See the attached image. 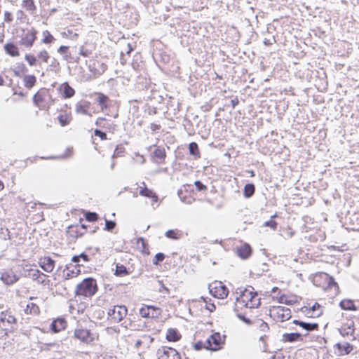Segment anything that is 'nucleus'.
Returning a JSON list of instances; mask_svg holds the SVG:
<instances>
[{
	"label": "nucleus",
	"mask_w": 359,
	"mask_h": 359,
	"mask_svg": "<svg viewBox=\"0 0 359 359\" xmlns=\"http://www.w3.org/2000/svg\"><path fill=\"white\" fill-rule=\"evenodd\" d=\"M73 148H67L66 152L64 155L61 156L60 158H65L71 156L73 154Z\"/></svg>",
	"instance_id": "64"
},
{
	"label": "nucleus",
	"mask_w": 359,
	"mask_h": 359,
	"mask_svg": "<svg viewBox=\"0 0 359 359\" xmlns=\"http://www.w3.org/2000/svg\"><path fill=\"white\" fill-rule=\"evenodd\" d=\"M1 280L6 285H12L18 280V277L11 269H8L1 273Z\"/></svg>",
	"instance_id": "26"
},
{
	"label": "nucleus",
	"mask_w": 359,
	"mask_h": 359,
	"mask_svg": "<svg viewBox=\"0 0 359 359\" xmlns=\"http://www.w3.org/2000/svg\"><path fill=\"white\" fill-rule=\"evenodd\" d=\"M226 335L219 332H214L206 339L207 350L217 351L222 349L225 345Z\"/></svg>",
	"instance_id": "9"
},
{
	"label": "nucleus",
	"mask_w": 359,
	"mask_h": 359,
	"mask_svg": "<svg viewBox=\"0 0 359 359\" xmlns=\"http://www.w3.org/2000/svg\"><path fill=\"white\" fill-rule=\"evenodd\" d=\"M165 236L170 239L178 240L182 238V232L177 229H170L165 232Z\"/></svg>",
	"instance_id": "43"
},
{
	"label": "nucleus",
	"mask_w": 359,
	"mask_h": 359,
	"mask_svg": "<svg viewBox=\"0 0 359 359\" xmlns=\"http://www.w3.org/2000/svg\"><path fill=\"white\" fill-rule=\"evenodd\" d=\"M4 20L6 22L10 23L13 21V15L9 11H5L4 13Z\"/></svg>",
	"instance_id": "58"
},
{
	"label": "nucleus",
	"mask_w": 359,
	"mask_h": 359,
	"mask_svg": "<svg viewBox=\"0 0 359 359\" xmlns=\"http://www.w3.org/2000/svg\"><path fill=\"white\" fill-rule=\"evenodd\" d=\"M128 309L125 306H114L108 311V320L111 323L121 322L127 315Z\"/></svg>",
	"instance_id": "16"
},
{
	"label": "nucleus",
	"mask_w": 359,
	"mask_h": 359,
	"mask_svg": "<svg viewBox=\"0 0 359 359\" xmlns=\"http://www.w3.org/2000/svg\"><path fill=\"white\" fill-rule=\"evenodd\" d=\"M189 153L191 155H194L196 158L201 157V153H200L197 143L194 142H191L189 144Z\"/></svg>",
	"instance_id": "49"
},
{
	"label": "nucleus",
	"mask_w": 359,
	"mask_h": 359,
	"mask_svg": "<svg viewBox=\"0 0 359 359\" xmlns=\"http://www.w3.org/2000/svg\"><path fill=\"white\" fill-rule=\"evenodd\" d=\"M67 232L69 236L74 238H77L86 233V226L84 224L71 225L68 227Z\"/></svg>",
	"instance_id": "25"
},
{
	"label": "nucleus",
	"mask_w": 359,
	"mask_h": 359,
	"mask_svg": "<svg viewBox=\"0 0 359 359\" xmlns=\"http://www.w3.org/2000/svg\"><path fill=\"white\" fill-rule=\"evenodd\" d=\"M39 266L46 273L53 271L55 266V261L50 256H41L38 259Z\"/></svg>",
	"instance_id": "22"
},
{
	"label": "nucleus",
	"mask_w": 359,
	"mask_h": 359,
	"mask_svg": "<svg viewBox=\"0 0 359 359\" xmlns=\"http://www.w3.org/2000/svg\"><path fill=\"white\" fill-rule=\"evenodd\" d=\"M274 298L278 303L286 305H294L299 304L302 300L300 296L290 292L281 293Z\"/></svg>",
	"instance_id": "19"
},
{
	"label": "nucleus",
	"mask_w": 359,
	"mask_h": 359,
	"mask_svg": "<svg viewBox=\"0 0 359 359\" xmlns=\"http://www.w3.org/2000/svg\"><path fill=\"white\" fill-rule=\"evenodd\" d=\"M116 226V223L114 221L106 220L105 222V229L107 231L113 230Z\"/></svg>",
	"instance_id": "60"
},
{
	"label": "nucleus",
	"mask_w": 359,
	"mask_h": 359,
	"mask_svg": "<svg viewBox=\"0 0 359 359\" xmlns=\"http://www.w3.org/2000/svg\"><path fill=\"white\" fill-rule=\"evenodd\" d=\"M154 339L150 334H142L132 340L134 347L143 352L148 350L153 344Z\"/></svg>",
	"instance_id": "15"
},
{
	"label": "nucleus",
	"mask_w": 359,
	"mask_h": 359,
	"mask_svg": "<svg viewBox=\"0 0 359 359\" xmlns=\"http://www.w3.org/2000/svg\"><path fill=\"white\" fill-rule=\"evenodd\" d=\"M27 72L28 69L22 62L18 63L15 66V74L17 76L25 75Z\"/></svg>",
	"instance_id": "50"
},
{
	"label": "nucleus",
	"mask_w": 359,
	"mask_h": 359,
	"mask_svg": "<svg viewBox=\"0 0 359 359\" xmlns=\"http://www.w3.org/2000/svg\"><path fill=\"white\" fill-rule=\"evenodd\" d=\"M302 336L300 333H285L282 336V341L283 342H294L297 341H302Z\"/></svg>",
	"instance_id": "36"
},
{
	"label": "nucleus",
	"mask_w": 359,
	"mask_h": 359,
	"mask_svg": "<svg viewBox=\"0 0 359 359\" xmlns=\"http://www.w3.org/2000/svg\"><path fill=\"white\" fill-rule=\"evenodd\" d=\"M4 50L11 57H18L20 55L18 46L13 42H9L4 45Z\"/></svg>",
	"instance_id": "31"
},
{
	"label": "nucleus",
	"mask_w": 359,
	"mask_h": 359,
	"mask_svg": "<svg viewBox=\"0 0 359 359\" xmlns=\"http://www.w3.org/2000/svg\"><path fill=\"white\" fill-rule=\"evenodd\" d=\"M29 268L26 269L25 276L29 278L32 279L34 282L43 286H49L50 280L49 276L46 273L41 271L39 269L36 268L35 265H29Z\"/></svg>",
	"instance_id": "8"
},
{
	"label": "nucleus",
	"mask_w": 359,
	"mask_h": 359,
	"mask_svg": "<svg viewBox=\"0 0 359 359\" xmlns=\"http://www.w3.org/2000/svg\"><path fill=\"white\" fill-rule=\"evenodd\" d=\"M94 95L96 96V102H97V104L100 106V110L102 111H104V110H106L109 107V106H108V102H109V97L100 92L94 93Z\"/></svg>",
	"instance_id": "27"
},
{
	"label": "nucleus",
	"mask_w": 359,
	"mask_h": 359,
	"mask_svg": "<svg viewBox=\"0 0 359 359\" xmlns=\"http://www.w3.org/2000/svg\"><path fill=\"white\" fill-rule=\"evenodd\" d=\"M94 135L99 137L102 140H107V134L98 129L94 130Z\"/></svg>",
	"instance_id": "59"
},
{
	"label": "nucleus",
	"mask_w": 359,
	"mask_h": 359,
	"mask_svg": "<svg viewBox=\"0 0 359 359\" xmlns=\"http://www.w3.org/2000/svg\"><path fill=\"white\" fill-rule=\"evenodd\" d=\"M23 83L27 89L32 88L36 83V77L34 75H25L23 77Z\"/></svg>",
	"instance_id": "41"
},
{
	"label": "nucleus",
	"mask_w": 359,
	"mask_h": 359,
	"mask_svg": "<svg viewBox=\"0 0 359 359\" xmlns=\"http://www.w3.org/2000/svg\"><path fill=\"white\" fill-rule=\"evenodd\" d=\"M57 90L61 98L64 100L73 97L76 93L75 90L67 81L60 84Z\"/></svg>",
	"instance_id": "23"
},
{
	"label": "nucleus",
	"mask_w": 359,
	"mask_h": 359,
	"mask_svg": "<svg viewBox=\"0 0 359 359\" xmlns=\"http://www.w3.org/2000/svg\"><path fill=\"white\" fill-rule=\"evenodd\" d=\"M82 259L84 262H88L90 261L89 256L86 253H81L79 255L73 256L72 258V261L74 263H78L79 264V262Z\"/></svg>",
	"instance_id": "51"
},
{
	"label": "nucleus",
	"mask_w": 359,
	"mask_h": 359,
	"mask_svg": "<svg viewBox=\"0 0 359 359\" xmlns=\"http://www.w3.org/2000/svg\"><path fill=\"white\" fill-rule=\"evenodd\" d=\"M208 288L210 294L219 299H226L229 293L227 286L223 282L219 280L211 283Z\"/></svg>",
	"instance_id": "10"
},
{
	"label": "nucleus",
	"mask_w": 359,
	"mask_h": 359,
	"mask_svg": "<svg viewBox=\"0 0 359 359\" xmlns=\"http://www.w3.org/2000/svg\"><path fill=\"white\" fill-rule=\"evenodd\" d=\"M313 284L324 291H332L333 295L339 293V287L334 278L324 272L316 273L313 278Z\"/></svg>",
	"instance_id": "3"
},
{
	"label": "nucleus",
	"mask_w": 359,
	"mask_h": 359,
	"mask_svg": "<svg viewBox=\"0 0 359 359\" xmlns=\"http://www.w3.org/2000/svg\"><path fill=\"white\" fill-rule=\"evenodd\" d=\"M137 245L140 252L144 255H150L149 245L147 241L143 238H140L137 240Z\"/></svg>",
	"instance_id": "39"
},
{
	"label": "nucleus",
	"mask_w": 359,
	"mask_h": 359,
	"mask_svg": "<svg viewBox=\"0 0 359 359\" xmlns=\"http://www.w3.org/2000/svg\"><path fill=\"white\" fill-rule=\"evenodd\" d=\"M43 39L41 42L44 44H50L53 43L55 40L54 36L48 30H44L42 32Z\"/></svg>",
	"instance_id": "44"
},
{
	"label": "nucleus",
	"mask_w": 359,
	"mask_h": 359,
	"mask_svg": "<svg viewBox=\"0 0 359 359\" xmlns=\"http://www.w3.org/2000/svg\"><path fill=\"white\" fill-rule=\"evenodd\" d=\"M139 313L144 318H158L161 316L162 309L153 305L142 304L139 310Z\"/></svg>",
	"instance_id": "17"
},
{
	"label": "nucleus",
	"mask_w": 359,
	"mask_h": 359,
	"mask_svg": "<svg viewBox=\"0 0 359 359\" xmlns=\"http://www.w3.org/2000/svg\"><path fill=\"white\" fill-rule=\"evenodd\" d=\"M81 265L78 263H74L72 261L67 264L62 271V278L65 280L77 278L81 273Z\"/></svg>",
	"instance_id": "13"
},
{
	"label": "nucleus",
	"mask_w": 359,
	"mask_h": 359,
	"mask_svg": "<svg viewBox=\"0 0 359 359\" xmlns=\"http://www.w3.org/2000/svg\"><path fill=\"white\" fill-rule=\"evenodd\" d=\"M20 36V44L27 48H30L34 44L38 32L34 27L24 28Z\"/></svg>",
	"instance_id": "12"
},
{
	"label": "nucleus",
	"mask_w": 359,
	"mask_h": 359,
	"mask_svg": "<svg viewBox=\"0 0 359 359\" xmlns=\"http://www.w3.org/2000/svg\"><path fill=\"white\" fill-rule=\"evenodd\" d=\"M300 311L307 318H316L323 314L324 309L318 302L307 299L300 308Z\"/></svg>",
	"instance_id": "7"
},
{
	"label": "nucleus",
	"mask_w": 359,
	"mask_h": 359,
	"mask_svg": "<svg viewBox=\"0 0 359 359\" xmlns=\"http://www.w3.org/2000/svg\"><path fill=\"white\" fill-rule=\"evenodd\" d=\"M34 104L41 110H49L54 104L55 99L52 95V91L46 88H41L34 95Z\"/></svg>",
	"instance_id": "5"
},
{
	"label": "nucleus",
	"mask_w": 359,
	"mask_h": 359,
	"mask_svg": "<svg viewBox=\"0 0 359 359\" xmlns=\"http://www.w3.org/2000/svg\"><path fill=\"white\" fill-rule=\"evenodd\" d=\"M25 60L30 67L36 65L38 62L37 57L31 53L25 54Z\"/></svg>",
	"instance_id": "52"
},
{
	"label": "nucleus",
	"mask_w": 359,
	"mask_h": 359,
	"mask_svg": "<svg viewBox=\"0 0 359 359\" xmlns=\"http://www.w3.org/2000/svg\"><path fill=\"white\" fill-rule=\"evenodd\" d=\"M57 113L56 118L60 126L65 127L70 124L73 118L71 107L67 104H63L58 109Z\"/></svg>",
	"instance_id": "14"
},
{
	"label": "nucleus",
	"mask_w": 359,
	"mask_h": 359,
	"mask_svg": "<svg viewBox=\"0 0 359 359\" xmlns=\"http://www.w3.org/2000/svg\"><path fill=\"white\" fill-rule=\"evenodd\" d=\"M277 217V215L275 214L274 215L271 216V219L269 220V221H266L264 223V226H268V227H270L271 229L275 230L277 228V222L276 221L273 220L274 218H276Z\"/></svg>",
	"instance_id": "54"
},
{
	"label": "nucleus",
	"mask_w": 359,
	"mask_h": 359,
	"mask_svg": "<svg viewBox=\"0 0 359 359\" xmlns=\"http://www.w3.org/2000/svg\"><path fill=\"white\" fill-rule=\"evenodd\" d=\"M88 67L95 76L101 75L107 69V65L97 57L90 59L88 62Z\"/></svg>",
	"instance_id": "20"
},
{
	"label": "nucleus",
	"mask_w": 359,
	"mask_h": 359,
	"mask_svg": "<svg viewBox=\"0 0 359 359\" xmlns=\"http://www.w3.org/2000/svg\"><path fill=\"white\" fill-rule=\"evenodd\" d=\"M137 189H139V194L141 196L151 199V205L158 203V195L152 189H149L144 182H141Z\"/></svg>",
	"instance_id": "21"
},
{
	"label": "nucleus",
	"mask_w": 359,
	"mask_h": 359,
	"mask_svg": "<svg viewBox=\"0 0 359 359\" xmlns=\"http://www.w3.org/2000/svg\"><path fill=\"white\" fill-rule=\"evenodd\" d=\"M91 54V51L90 50L86 49L83 47H81L79 50V55L83 57H88Z\"/></svg>",
	"instance_id": "62"
},
{
	"label": "nucleus",
	"mask_w": 359,
	"mask_h": 359,
	"mask_svg": "<svg viewBox=\"0 0 359 359\" xmlns=\"http://www.w3.org/2000/svg\"><path fill=\"white\" fill-rule=\"evenodd\" d=\"M194 348L195 350L200 351L203 348L207 350L206 340L205 341H198L194 343Z\"/></svg>",
	"instance_id": "57"
},
{
	"label": "nucleus",
	"mask_w": 359,
	"mask_h": 359,
	"mask_svg": "<svg viewBox=\"0 0 359 359\" xmlns=\"http://www.w3.org/2000/svg\"><path fill=\"white\" fill-rule=\"evenodd\" d=\"M255 191V187L253 184H247L244 187L243 195L245 198L251 197Z\"/></svg>",
	"instance_id": "48"
},
{
	"label": "nucleus",
	"mask_w": 359,
	"mask_h": 359,
	"mask_svg": "<svg viewBox=\"0 0 359 359\" xmlns=\"http://www.w3.org/2000/svg\"><path fill=\"white\" fill-rule=\"evenodd\" d=\"M335 347L337 349L338 354L340 355L348 354L353 351V346L348 342L343 344L337 343Z\"/></svg>",
	"instance_id": "35"
},
{
	"label": "nucleus",
	"mask_w": 359,
	"mask_h": 359,
	"mask_svg": "<svg viewBox=\"0 0 359 359\" xmlns=\"http://www.w3.org/2000/svg\"><path fill=\"white\" fill-rule=\"evenodd\" d=\"M114 274L116 276H126L129 274V271L124 265L117 264L116 265V270Z\"/></svg>",
	"instance_id": "47"
},
{
	"label": "nucleus",
	"mask_w": 359,
	"mask_h": 359,
	"mask_svg": "<svg viewBox=\"0 0 359 359\" xmlns=\"http://www.w3.org/2000/svg\"><path fill=\"white\" fill-rule=\"evenodd\" d=\"M85 218L88 222H95L98 219V215L95 212H86L85 214Z\"/></svg>",
	"instance_id": "56"
},
{
	"label": "nucleus",
	"mask_w": 359,
	"mask_h": 359,
	"mask_svg": "<svg viewBox=\"0 0 359 359\" xmlns=\"http://www.w3.org/2000/svg\"><path fill=\"white\" fill-rule=\"evenodd\" d=\"M50 57V54L46 49L41 50L37 54V60L43 63H48Z\"/></svg>",
	"instance_id": "45"
},
{
	"label": "nucleus",
	"mask_w": 359,
	"mask_h": 359,
	"mask_svg": "<svg viewBox=\"0 0 359 359\" xmlns=\"http://www.w3.org/2000/svg\"><path fill=\"white\" fill-rule=\"evenodd\" d=\"M150 129L153 133H155L158 130H159L161 128L160 124L152 123L150 124Z\"/></svg>",
	"instance_id": "63"
},
{
	"label": "nucleus",
	"mask_w": 359,
	"mask_h": 359,
	"mask_svg": "<svg viewBox=\"0 0 359 359\" xmlns=\"http://www.w3.org/2000/svg\"><path fill=\"white\" fill-rule=\"evenodd\" d=\"M260 298L257 292L252 287L245 288L236 297L235 309L257 308L260 305Z\"/></svg>",
	"instance_id": "2"
},
{
	"label": "nucleus",
	"mask_w": 359,
	"mask_h": 359,
	"mask_svg": "<svg viewBox=\"0 0 359 359\" xmlns=\"http://www.w3.org/2000/svg\"><path fill=\"white\" fill-rule=\"evenodd\" d=\"M339 306L341 309L345 311H356L357 306L355 302L350 299H344L339 302Z\"/></svg>",
	"instance_id": "37"
},
{
	"label": "nucleus",
	"mask_w": 359,
	"mask_h": 359,
	"mask_svg": "<svg viewBox=\"0 0 359 359\" xmlns=\"http://www.w3.org/2000/svg\"><path fill=\"white\" fill-rule=\"evenodd\" d=\"M196 188L198 191H205L207 189V187L201 183L200 181H196L194 182Z\"/></svg>",
	"instance_id": "61"
},
{
	"label": "nucleus",
	"mask_w": 359,
	"mask_h": 359,
	"mask_svg": "<svg viewBox=\"0 0 359 359\" xmlns=\"http://www.w3.org/2000/svg\"><path fill=\"white\" fill-rule=\"evenodd\" d=\"M156 356L158 359H181V355L176 349L166 346L158 348Z\"/></svg>",
	"instance_id": "18"
},
{
	"label": "nucleus",
	"mask_w": 359,
	"mask_h": 359,
	"mask_svg": "<svg viewBox=\"0 0 359 359\" xmlns=\"http://www.w3.org/2000/svg\"><path fill=\"white\" fill-rule=\"evenodd\" d=\"M182 335L180 332L175 328H170L167 330L165 339L170 342H176L180 340Z\"/></svg>",
	"instance_id": "34"
},
{
	"label": "nucleus",
	"mask_w": 359,
	"mask_h": 359,
	"mask_svg": "<svg viewBox=\"0 0 359 359\" xmlns=\"http://www.w3.org/2000/svg\"><path fill=\"white\" fill-rule=\"evenodd\" d=\"M24 312L27 315L38 316L40 314L41 310L36 304L30 302L27 304Z\"/></svg>",
	"instance_id": "38"
},
{
	"label": "nucleus",
	"mask_w": 359,
	"mask_h": 359,
	"mask_svg": "<svg viewBox=\"0 0 359 359\" xmlns=\"http://www.w3.org/2000/svg\"><path fill=\"white\" fill-rule=\"evenodd\" d=\"M98 290L97 281L95 278L89 277L84 278L77 284L75 289V294L84 297H92Z\"/></svg>",
	"instance_id": "6"
},
{
	"label": "nucleus",
	"mask_w": 359,
	"mask_h": 359,
	"mask_svg": "<svg viewBox=\"0 0 359 359\" xmlns=\"http://www.w3.org/2000/svg\"><path fill=\"white\" fill-rule=\"evenodd\" d=\"M91 104L89 101L83 100L78 102L76 105V112L77 114L88 115L90 109Z\"/></svg>",
	"instance_id": "32"
},
{
	"label": "nucleus",
	"mask_w": 359,
	"mask_h": 359,
	"mask_svg": "<svg viewBox=\"0 0 359 359\" xmlns=\"http://www.w3.org/2000/svg\"><path fill=\"white\" fill-rule=\"evenodd\" d=\"M165 256L163 253L158 252L154 256L152 260V263L154 265L158 266L160 264L161 262H162L165 259Z\"/></svg>",
	"instance_id": "53"
},
{
	"label": "nucleus",
	"mask_w": 359,
	"mask_h": 359,
	"mask_svg": "<svg viewBox=\"0 0 359 359\" xmlns=\"http://www.w3.org/2000/svg\"><path fill=\"white\" fill-rule=\"evenodd\" d=\"M95 125L100 128L106 129L109 133H114L116 126L114 123H109L104 117H98L95 121Z\"/></svg>",
	"instance_id": "29"
},
{
	"label": "nucleus",
	"mask_w": 359,
	"mask_h": 359,
	"mask_svg": "<svg viewBox=\"0 0 359 359\" xmlns=\"http://www.w3.org/2000/svg\"><path fill=\"white\" fill-rule=\"evenodd\" d=\"M198 303L201 306L204 305L205 308L210 312H213L216 309V306L214 304V302H212L211 299L205 298L202 297L198 300Z\"/></svg>",
	"instance_id": "40"
},
{
	"label": "nucleus",
	"mask_w": 359,
	"mask_h": 359,
	"mask_svg": "<svg viewBox=\"0 0 359 359\" xmlns=\"http://www.w3.org/2000/svg\"><path fill=\"white\" fill-rule=\"evenodd\" d=\"M293 324L299 326L307 332L318 331L319 325L317 323H306L299 320H294Z\"/></svg>",
	"instance_id": "28"
},
{
	"label": "nucleus",
	"mask_w": 359,
	"mask_h": 359,
	"mask_svg": "<svg viewBox=\"0 0 359 359\" xmlns=\"http://www.w3.org/2000/svg\"><path fill=\"white\" fill-rule=\"evenodd\" d=\"M72 338L80 345L86 347L95 346L100 340L99 334L95 331L91 325L79 321L77 322L73 330Z\"/></svg>",
	"instance_id": "1"
},
{
	"label": "nucleus",
	"mask_w": 359,
	"mask_h": 359,
	"mask_svg": "<svg viewBox=\"0 0 359 359\" xmlns=\"http://www.w3.org/2000/svg\"><path fill=\"white\" fill-rule=\"evenodd\" d=\"M67 321L64 317H58L53 319L50 325V330L53 333H59L66 330Z\"/></svg>",
	"instance_id": "24"
},
{
	"label": "nucleus",
	"mask_w": 359,
	"mask_h": 359,
	"mask_svg": "<svg viewBox=\"0 0 359 359\" xmlns=\"http://www.w3.org/2000/svg\"><path fill=\"white\" fill-rule=\"evenodd\" d=\"M169 262L173 264L174 267H180L182 263V257L177 253H173L170 257H168Z\"/></svg>",
	"instance_id": "46"
},
{
	"label": "nucleus",
	"mask_w": 359,
	"mask_h": 359,
	"mask_svg": "<svg viewBox=\"0 0 359 359\" xmlns=\"http://www.w3.org/2000/svg\"><path fill=\"white\" fill-rule=\"evenodd\" d=\"M154 157L158 160V162L161 163L164 161L166 157V152L163 147H156L153 153Z\"/></svg>",
	"instance_id": "42"
},
{
	"label": "nucleus",
	"mask_w": 359,
	"mask_h": 359,
	"mask_svg": "<svg viewBox=\"0 0 359 359\" xmlns=\"http://www.w3.org/2000/svg\"><path fill=\"white\" fill-rule=\"evenodd\" d=\"M18 320L10 309L0 312V336L6 337L17 328Z\"/></svg>",
	"instance_id": "4"
},
{
	"label": "nucleus",
	"mask_w": 359,
	"mask_h": 359,
	"mask_svg": "<svg viewBox=\"0 0 359 359\" xmlns=\"http://www.w3.org/2000/svg\"><path fill=\"white\" fill-rule=\"evenodd\" d=\"M353 321H350L349 323L347 324V327L346 328L344 327L343 326H341L340 328H339V330H340V332L343 334L344 333L348 334L349 332H353Z\"/></svg>",
	"instance_id": "55"
},
{
	"label": "nucleus",
	"mask_w": 359,
	"mask_h": 359,
	"mask_svg": "<svg viewBox=\"0 0 359 359\" xmlns=\"http://www.w3.org/2000/svg\"><path fill=\"white\" fill-rule=\"evenodd\" d=\"M21 7L30 15H34L37 11L35 0H22Z\"/></svg>",
	"instance_id": "30"
},
{
	"label": "nucleus",
	"mask_w": 359,
	"mask_h": 359,
	"mask_svg": "<svg viewBox=\"0 0 359 359\" xmlns=\"http://www.w3.org/2000/svg\"><path fill=\"white\" fill-rule=\"evenodd\" d=\"M269 316L276 322H284L291 318V310L282 306H273L269 309Z\"/></svg>",
	"instance_id": "11"
},
{
	"label": "nucleus",
	"mask_w": 359,
	"mask_h": 359,
	"mask_svg": "<svg viewBox=\"0 0 359 359\" xmlns=\"http://www.w3.org/2000/svg\"><path fill=\"white\" fill-rule=\"evenodd\" d=\"M236 253L242 259H247L252 253V248L249 244L245 243L237 248Z\"/></svg>",
	"instance_id": "33"
}]
</instances>
